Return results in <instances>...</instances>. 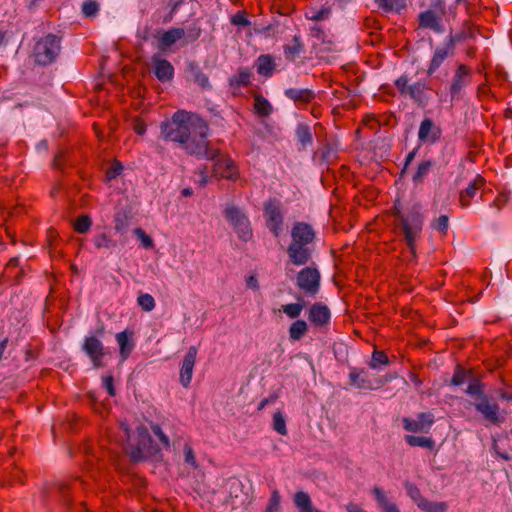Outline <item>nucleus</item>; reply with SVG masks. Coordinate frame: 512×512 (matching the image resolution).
<instances>
[{"label":"nucleus","mask_w":512,"mask_h":512,"mask_svg":"<svg viewBox=\"0 0 512 512\" xmlns=\"http://www.w3.org/2000/svg\"><path fill=\"white\" fill-rule=\"evenodd\" d=\"M475 409L493 425L500 426L506 420V412L500 411L498 404L490 401L488 396L476 400Z\"/></svg>","instance_id":"obj_9"},{"label":"nucleus","mask_w":512,"mask_h":512,"mask_svg":"<svg viewBox=\"0 0 512 512\" xmlns=\"http://www.w3.org/2000/svg\"><path fill=\"white\" fill-rule=\"evenodd\" d=\"M134 132L138 135H144L146 132V125L142 121H136L134 124Z\"/></svg>","instance_id":"obj_64"},{"label":"nucleus","mask_w":512,"mask_h":512,"mask_svg":"<svg viewBox=\"0 0 512 512\" xmlns=\"http://www.w3.org/2000/svg\"><path fill=\"white\" fill-rule=\"evenodd\" d=\"M264 217L266 219V226L273 234L278 237L284 224V216L282 212V206L278 199H269L264 203Z\"/></svg>","instance_id":"obj_8"},{"label":"nucleus","mask_w":512,"mask_h":512,"mask_svg":"<svg viewBox=\"0 0 512 512\" xmlns=\"http://www.w3.org/2000/svg\"><path fill=\"white\" fill-rule=\"evenodd\" d=\"M405 490L408 494V496L416 503V505L419 507V503H421L422 500H424V497L422 496L420 489L411 482H405L404 483Z\"/></svg>","instance_id":"obj_46"},{"label":"nucleus","mask_w":512,"mask_h":512,"mask_svg":"<svg viewBox=\"0 0 512 512\" xmlns=\"http://www.w3.org/2000/svg\"><path fill=\"white\" fill-rule=\"evenodd\" d=\"M224 217L233 227L235 233L244 242L253 237V230L247 214L234 204H229L224 210Z\"/></svg>","instance_id":"obj_6"},{"label":"nucleus","mask_w":512,"mask_h":512,"mask_svg":"<svg viewBox=\"0 0 512 512\" xmlns=\"http://www.w3.org/2000/svg\"><path fill=\"white\" fill-rule=\"evenodd\" d=\"M209 126L205 121V129L194 128L192 135L183 144L184 150L199 159L214 160L220 155V149L213 148L207 140Z\"/></svg>","instance_id":"obj_4"},{"label":"nucleus","mask_w":512,"mask_h":512,"mask_svg":"<svg viewBox=\"0 0 512 512\" xmlns=\"http://www.w3.org/2000/svg\"><path fill=\"white\" fill-rule=\"evenodd\" d=\"M434 421V415L431 412H421L416 419L409 417L402 419L404 429L413 433H428Z\"/></svg>","instance_id":"obj_15"},{"label":"nucleus","mask_w":512,"mask_h":512,"mask_svg":"<svg viewBox=\"0 0 512 512\" xmlns=\"http://www.w3.org/2000/svg\"><path fill=\"white\" fill-rule=\"evenodd\" d=\"M294 504L300 512H313V505L308 493L299 491L294 495Z\"/></svg>","instance_id":"obj_36"},{"label":"nucleus","mask_w":512,"mask_h":512,"mask_svg":"<svg viewBox=\"0 0 512 512\" xmlns=\"http://www.w3.org/2000/svg\"><path fill=\"white\" fill-rule=\"evenodd\" d=\"M254 109L261 117H268L273 112L271 103L260 94L254 96Z\"/></svg>","instance_id":"obj_34"},{"label":"nucleus","mask_w":512,"mask_h":512,"mask_svg":"<svg viewBox=\"0 0 512 512\" xmlns=\"http://www.w3.org/2000/svg\"><path fill=\"white\" fill-rule=\"evenodd\" d=\"M154 74L161 82H169L174 77V67L166 60L159 57H153Z\"/></svg>","instance_id":"obj_22"},{"label":"nucleus","mask_w":512,"mask_h":512,"mask_svg":"<svg viewBox=\"0 0 512 512\" xmlns=\"http://www.w3.org/2000/svg\"><path fill=\"white\" fill-rule=\"evenodd\" d=\"M472 80V70L466 64H460L453 75L450 85L451 99H458L464 87L468 86Z\"/></svg>","instance_id":"obj_12"},{"label":"nucleus","mask_w":512,"mask_h":512,"mask_svg":"<svg viewBox=\"0 0 512 512\" xmlns=\"http://www.w3.org/2000/svg\"><path fill=\"white\" fill-rule=\"evenodd\" d=\"M91 226L92 220L90 216L86 214L79 216L73 224L74 230L80 234L87 233L90 230Z\"/></svg>","instance_id":"obj_42"},{"label":"nucleus","mask_w":512,"mask_h":512,"mask_svg":"<svg viewBox=\"0 0 512 512\" xmlns=\"http://www.w3.org/2000/svg\"><path fill=\"white\" fill-rule=\"evenodd\" d=\"M509 200V196L507 193H500L495 200L492 203V206L495 207L497 210L502 209L506 205V203Z\"/></svg>","instance_id":"obj_60"},{"label":"nucleus","mask_w":512,"mask_h":512,"mask_svg":"<svg viewBox=\"0 0 512 512\" xmlns=\"http://www.w3.org/2000/svg\"><path fill=\"white\" fill-rule=\"evenodd\" d=\"M251 76L252 74L248 68L241 67L238 69L237 74L229 79V85L234 89L246 87L251 82Z\"/></svg>","instance_id":"obj_32"},{"label":"nucleus","mask_w":512,"mask_h":512,"mask_svg":"<svg viewBox=\"0 0 512 512\" xmlns=\"http://www.w3.org/2000/svg\"><path fill=\"white\" fill-rule=\"evenodd\" d=\"M197 354H198L197 347L190 346L187 353L184 356L182 366L180 369V383L185 388L189 387V385L191 383Z\"/></svg>","instance_id":"obj_17"},{"label":"nucleus","mask_w":512,"mask_h":512,"mask_svg":"<svg viewBox=\"0 0 512 512\" xmlns=\"http://www.w3.org/2000/svg\"><path fill=\"white\" fill-rule=\"evenodd\" d=\"M93 243L97 249H112L116 246V241L105 232L96 234L93 238Z\"/></svg>","instance_id":"obj_39"},{"label":"nucleus","mask_w":512,"mask_h":512,"mask_svg":"<svg viewBox=\"0 0 512 512\" xmlns=\"http://www.w3.org/2000/svg\"><path fill=\"white\" fill-rule=\"evenodd\" d=\"M419 150V147L414 148L412 151H410L404 161V166L401 170V175L405 174L409 168V165L412 163V161L415 159L417 152Z\"/></svg>","instance_id":"obj_61"},{"label":"nucleus","mask_w":512,"mask_h":512,"mask_svg":"<svg viewBox=\"0 0 512 512\" xmlns=\"http://www.w3.org/2000/svg\"><path fill=\"white\" fill-rule=\"evenodd\" d=\"M466 379V371L461 367L457 366L451 379V384L455 386L462 385Z\"/></svg>","instance_id":"obj_55"},{"label":"nucleus","mask_w":512,"mask_h":512,"mask_svg":"<svg viewBox=\"0 0 512 512\" xmlns=\"http://www.w3.org/2000/svg\"><path fill=\"white\" fill-rule=\"evenodd\" d=\"M273 429L283 436L287 435L288 433L286 420L280 411L275 412L273 415Z\"/></svg>","instance_id":"obj_44"},{"label":"nucleus","mask_w":512,"mask_h":512,"mask_svg":"<svg viewBox=\"0 0 512 512\" xmlns=\"http://www.w3.org/2000/svg\"><path fill=\"white\" fill-rule=\"evenodd\" d=\"M372 494L383 512H400L396 504L389 500L386 493L380 487L375 486L372 489Z\"/></svg>","instance_id":"obj_29"},{"label":"nucleus","mask_w":512,"mask_h":512,"mask_svg":"<svg viewBox=\"0 0 512 512\" xmlns=\"http://www.w3.org/2000/svg\"><path fill=\"white\" fill-rule=\"evenodd\" d=\"M305 45L300 35H295L291 41L283 46L284 57L290 62H296L305 54Z\"/></svg>","instance_id":"obj_23"},{"label":"nucleus","mask_w":512,"mask_h":512,"mask_svg":"<svg viewBox=\"0 0 512 512\" xmlns=\"http://www.w3.org/2000/svg\"><path fill=\"white\" fill-rule=\"evenodd\" d=\"M418 508L425 512H446L448 505L446 502H431L424 498Z\"/></svg>","instance_id":"obj_41"},{"label":"nucleus","mask_w":512,"mask_h":512,"mask_svg":"<svg viewBox=\"0 0 512 512\" xmlns=\"http://www.w3.org/2000/svg\"><path fill=\"white\" fill-rule=\"evenodd\" d=\"M296 139L299 143V149L306 150L313 143V135L309 125L300 123L295 131Z\"/></svg>","instance_id":"obj_30"},{"label":"nucleus","mask_w":512,"mask_h":512,"mask_svg":"<svg viewBox=\"0 0 512 512\" xmlns=\"http://www.w3.org/2000/svg\"><path fill=\"white\" fill-rule=\"evenodd\" d=\"M308 331V325L304 320H296L289 328V337L291 340H300Z\"/></svg>","instance_id":"obj_38"},{"label":"nucleus","mask_w":512,"mask_h":512,"mask_svg":"<svg viewBox=\"0 0 512 512\" xmlns=\"http://www.w3.org/2000/svg\"><path fill=\"white\" fill-rule=\"evenodd\" d=\"M316 238L314 228L306 222H296L291 229V243L310 247Z\"/></svg>","instance_id":"obj_14"},{"label":"nucleus","mask_w":512,"mask_h":512,"mask_svg":"<svg viewBox=\"0 0 512 512\" xmlns=\"http://www.w3.org/2000/svg\"><path fill=\"white\" fill-rule=\"evenodd\" d=\"M103 383H104V387L108 391V394L110 396H114L115 395V388H114V384H113V377L112 376L105 377L103 379Z\"/></svg>","instance_id":"obj_63"},{"label":"nucleus","mask_w":512,"mask_h":512,"mask_svg":"<svg viewBox=\"0 0 512 512\" xmlns=\"http://www.w3.org/2000/svg\"><path fill=\"white\" fill-rule=\"evenodd\" d=\"M304 305L301 303H290L282 306V311L290 318L295 319L300 316Z\"/></svg>","instance_id":"obj_48"},{"label":"nucleus","mask_w":512,"mask_h":512,"mask_svg":"<svg viewBox=\"0 0 512 512\" xmlns=\"http://www.w3.org/2000/svg\"><path fill=\"white\" fill-rule=\"evenodd\" d=\"M443 15L444 11L437 12L431 9L421 12L418 16L419 26L436 33H442L444 31L442 25Z\"/></svg>","instance_id":"obj_18"},{"label":"nucleus","mask_w":512,"mask_h":512,"mask_svg":"<svg viewBox=\"0 0 512 512\" xmlns=\"http://www.w3.org/2000/svg\"><path fill=\"white\" fill-rule=\"evenodd\" d=\"M391 379V375L384 377L375 376L363 369L357 368H352L349 373V384L360 390L379 389Z\"/></svg>","instance_id":"obj_7"},{"label":"nucleus","mask_w":512,"mask_h":512,"mask_svg":"<svg viewBox=\"0 0 512 512\" xmlns=\"http://www.w3.org/2000/svg\"><path fill=\"white\" fill-rule=\"evenodd\" d=\"M123 171V165L118 160H114L106 171V180L116 179Z\"/></svg>","instance_id":"obj_51"},{"label":"nucleus","mask_w":512,"mask_h":512,"mask_svg":"<svg viewBox=\"0 0 512 512\" xmlns=\"http://www.w3.org/2000/svg\"><path fill=\"white\" fill-rule=\"evenodd\" d=\"M485 185V179L477 175L468 187L460 193V204L462 207H468L471 199L476 195L477 191Z\"/></svg>","instance_id":"obj_26"},{"label":"nucleus","mask_w":512,"mask_h":512,"mask_svg":"<svg viewBox=\"0 0 512 512\" xmlns=\"http://www.w3.org/2000/svg\"><path fill=\"white\" fill-rule=\"evenodd\" d=\"M405 441L412 447L433 449L435 443L430 437L406 435Z\"/></svg>","instance_id":"obj_37"},{"label":"nucleus","mask_w":512,"mask_h":512,"mask_svg":"<svg viewBox=\"0 0 512 512\" xmlns=\"http://www.w3.org/2000/svg\"><path fill=\"white\" fill-rule=\"evenodd\" d=\"M285 96L292 100L297 106L310 103L315 98V93L311 89L289 88L284 92Z\"/></svg>","instance_id":"obj_24"},{"label":"nucleus","mask_w":512,"mask_h":512,"mask_svg":"<svg viewBox=\"0 0 512 512\" xmlns=\"http://www.w3.org/2000/svg\"><path fill=\"white\" fill-rule=\"evenodd\" d=\"M189 72L191 74L192 80L201 88H211L208 76L199 68L197 64L190 63Z\"/></svg>","instance_id":"obj_35"},{"label":"nucleus","mask_w":512,"mask_h":512,"mask_svg":"<svg viewBox=\"0 0 512 512\" xmlns=\"http://www.w3.org/2000/svg\"><path fill=\"white\" fill-rule=\"evenodd\" d=\"M376 6L385 13L401 14L406 8V0H374Z\"/></svg>","instance_id":"obj_28"},{"label":"nucleus","mask_w":512,"mask_h":512,"mask_svg":"<svg viewBox=\"0 0 512 512\" xmlns=\"http://www.w3.org/2000/svg\"><path fill=\"white\" fill-rule=\"evenodd\" d=\"M60 51L61 38L54 34H47L36 41L32 57L36 64L47 66L57 59Z\"/></svg>","instance_id":"obj_5"},{"label":"nucleus","mask_w":512,"mask_h":512,"mask_svg":"<svg viewBox=\"0 0 512 512\" xmlns=\"http://www.w3.org/2000/svg\"><path fill=\"white\" fill-rule=\"evenodd\" d=\"M418 508L425 512H446L448 505L446 502H431L424 498Z\"/></svg>","instance_id":"obj_40"},{"label":"nucleus","mask_w":512,"mask_h":512,"mask_svg":"<svg viewBox=\"0 0 512 512\" xmlns=\"http://www.w3.org/2000/svg\"><path fill=\"white\" fill-rule=\"evenodd\" d=\"M280 500H281V496H280L278 490H274L271 493V497L268 501V505L266 507V512H279Z\"/></svg>","instance_id":"obj_53"},{"label":"nucleus","mask_w":512,"mask_h":512,"mask_svg":"<svg viewBox=\"0 0 512 512\" xmlns=\"http://www.w3.org/2000/svg\"><path fill=\"white\" fill-rule=\"evenodd\" d=\"M394 84L401 96L409 98L419 107L425 108L432 99L433 89L427 80L419 79L410 83L407 75H401Z\"/></svg>","instance_id":"obj_3"},{"label":"nucleus","mask_w":512,"mask_h":512,"mask_svg":"<svg viewBox=\"0 0 512 512\" xmlns=\"http://www.w3.org/2000/svg\"><path fill=\"white\" fill-rule=\"evenodd\" d=\"M137 303L145 312L152 311L156 305L153 296L148 293L140 294Z\"/></svg>","instance_id":"obj_47"},{"label":"nucleus","mask_w":512,"mask_h":512,"mask_svg":"<svg viewBox=\"0 0 512 512\" xmlns=\"http://www.w3.org/2000/svg\"><path fill=\"white\" fill-rule=\"evenodd\" d=\"M213 161V174L216 177L225 178L229 180H237L239 177L238 169L234 161L229 157L221 156L216 157Z\"/></svg>","instance_id":"obj_16"},{"label":"nucleus","mask_w":512,"mask_h":512,"mask_svg":"<svg viewBox=\"0 0 512 512\" xmlns=\"http://www.w3.org/2000/svg\"><path fill=\"white\" fill-rule=\"evenodd\" d=\"M331 15V8L329 6H323L318 10L311 9L309 13H306V17L313 21H322L329 18Z\"/></svg>","instance_id":"obj_43"},{"label":"nucleus","mask_w":512,"mask_h":512,"mask_svg":"<svg viewBox=\"0 0 512 512\" xmlns=\"http://www.w3.org/2000/svg\"><path fill=\"white\" fill-rule=\"evenodd\" d=\"M311 35L314 38L321 40L322 42H326V34L319 26H314L311 28Z\"/></svg>","instance_id":"obj_62"},{"label":"nucleus","mask_w":512,"mask_h":512,"mask_svg":"<svg viewBox=\"0 0 512 512\" xmlns=\"http://www.w3.org/2000/svg\"><path fill=\"white\" fill-rule=\"evenodd\" d=\"M441 137V129L435 125L432 119L425 118L420 124L418 139L422 143L433 144Z\"/></svg>","instance_id":"obj_19"},{"label":"nucleus","mask_w":512,"mask_h":512,"mask_svg":"<svg viewBox=\"0 0 512 512\" xmlns=\"http://www.w3.org/2000/svg\"><path fill=\"white\" fill-rule=\"evenodd\" d=\"M66 160V152L65 151H59L53 159V168L55 169H63L64 162Z\"/></svg>","instance_id":"obj_59"},{"label":"nucleus","mask_w":512,"mask_h":512,"mask_svg":"<svg viewBox=\"0 0 512 512\" xmlns=\"http://www.w3.org/2000/svg\"><path fill=\"white\" fill-rule=\"evenodd\" d=\"M231 22L234 24V25H239V26H248L250 24V21L247 19L246 17V13L245 12H242V11H239L237 12L232 18H231Z\"/></svg>","instance_id":"obj_58"},{"label":"nucleus","mask_w":512,"mask_h":512,"mask_svg":"<svg viewBox=\"0 0 512 512\" xmlns=\"http://www.w3.org/2000/svg\"><path fill=\"white\" fill-rule=\"evenodd\" d=\"M389 359L384 351L374 350L369 366L373 369L381 365H388Z\"/></svg>","instance_id":"obj_45"},{"label":"nucleus","mask_w":512,"mask_h":512,"mask_svg":"<svg viewBox=\"0 0 512 512\" xmlns=\"http://www.w3.org/2000/svg\"><path fill=\"white\" fill-rule=\"evenodd\" d=\"M257 72L258 74L269 77L275 69V63L270 55H261L257 59Z\"/></svg>","instance_id":"obj_33"},{"label":"nucleus","mask_w":512,"mask_h":512,"mask_svg":"<svg viewBox=\"0 0 512 512\" xmlns=\"http://www.w3.org/2000/svg\"><path fill=\"white\" fill-rule=\"evenodd\" d=\"M297 286L307 294L315 295L320 287V273L317 268L305 267L297 274Z\"/></svg>","instance_id":"obj_11"},{"label":"nucleus","mask_w":512,"mask_h":512,"mask_svg":"<svg viewBox=\"0 0 512 512\" xmlns=\"http://www.w3.org/2000/svg\"><path fill=\"white\" fill-rule=\"evenodd\" d=\"M436 162L433 159H423L421 160L415 172L412 174V182L414 186L422 185L427 179L428 175L431 173L433 168L435 167Z\"/></svg>","instance_id":"obj_25"},{"label":"nucleus","mask_w":512,"mask_h":512,"mask_svg":"<svg viewBox=\"0 0 512 512\" xmlns=\"http://www.w3.org/2000/svg\"><path fill=\"white\" fill-rule=\"evenodd\" d=\"M393 214L397 219V225L401 228L406 244L416 256V240L420 237L423 228V216L417 207L412 208L407 214L401 213L397 207H394Z\"/></svg>","instance_id":"obj_2"},{"label":"nucleus","mask_w":512,"mask_h":512,"mask_svg":"<svg viewBox=\"0 0 512 512\" xmlns=\"http://www.w3.org/2000/svg\"><path fill=\"white\" fill-rule=\"evenodd\" d=\"M131 333H128L127 331H123L116 334V341L119 345V352L121 359L124 361L128 358V356L131 354L134 344L130 340Z\"/></svg>","instance_id":"obj_31"},{"label":"nucleus","mask_w":512,"mask_h":512,"mask_svg":"<svg viewBox=\"0 0 512 512\" xmlns=\"http://www.w3.org/2000/svg\"><path fill=\"white\" fill-rule=\"evenodd\" d=\"M185 31L182 28H172L165 31L159 39V49L166 50L175 42L183 38Z\"/></svg>","instance_id":"obj_27"},{"label":"nucleus","mask_w":512,"mask_h":512,"mask_svg":"<svg viewBox=\"0 0 512 512\" xmlns=\"http://www.w3.org/2000/svg\"><path fill=\"white\" fill-rule=\"evenodd\" d=\"M194 128L203 131L205 120L197 115L179 110L173 114L171 121L162 124L161 134L165 140L178 142L183 146L192 135Z\"/></svg>","instance_id":"obj_1"},{"label":"nucleus","mask_w":512,"mask_h":512,"mask_svg":"<svg viewBox=\"0 0 512 512\" xmlns=\"http://www.w3.org/2000/svg\"><path fill=\"white\" fill-rule=\"evenodd\" d=\"M99 11V3L95 0H85L82 4V13L85 17H94Z\"/></svg>","instance_id":"obj_49"},{"label":"nucleus","mask_w":512,"mask_h":512,"mask_svg":"<svg viewBox=\"0 0 512 512\" xmlns=\"http://www.w3.org/2000/svg\"><path fill=\"white\" fill-rule=\"evenodd\" d=\"M135 235L138 237V239L141 241L144 248L149 249L153 246V240L152 238L145 233L144 230L141 228H137L134 231Z\"/></svg>","instance_id":"obj_56"},{"label":"nucleus","mask_w":512,"mask_h":512,"mask_svg":"<svg viewBox=\"0 0 512 512\" xmlns=\"http://www.w3.org/2000/svg\"><path fill=\"white\" fill-rule=\"evenodd\" d=\"M308 318L315 326L324 327L329 324L331 313L326 305L315 303L310 307Z\"/></svg>","instance_id":"obj_21"},{"label":"nucleus","mask_w":512,"mask_h":512,"mask_svg":"<svg viewBox=\"0 0 512 512\" xmlns=\"http://www.w3.org/2000/svg\"><path fill=\"white\" fill-rule=\"evenodd\" d=\"M460 41V37L458 36H449L445 45L439 46L435 49L433 57L430 61V64L427 68V74L432 76L439 67L443 64V62L454 54L455 44Z\"/></svg>","instance_id":"obj_10"},{"label":"nucleus","mask_w":512,"mask_h":512,"mask_svg":"<svg viewBox=\"0 0 512 512\" xmlns=\"http://www.w3.org/2000/svg\"><path fill=\"white\" fill-rule=\"evenodd\" d=\"M183 453H184V462L186 464L190 465L191 467H193L194 469H197L199 467V465L196 461V457H195L193 448L189 444L186 443L183 447Z\"/></svg>","instance_id":"obj_52"},{"label":"nucleus","mask_w":512,"mask_h":512,"mask_svg":"<svg viewBox=\"0 0 512 512\" xmlns=\"http://www.w3.org/2000/svg\"><path fill=\"white\" fill-rule=\"evenodd\" d=\"M82 349L90 358L95 368L104 367L102 359L105 355V347L100 339L96 336L86 337L84 339Z\"/></svg>","instance_id":"obj_13"},{"label":"nucleus","mask_w":512,"mask_h":512,"mask_svg":"<svg viewBox=\"0 0 512 512\" xmlns=\"http://www.w3.org/2000/svg\"><path fill=\"white\" fill-rule=\"evenodd\" d=\"M151 430L153 432V434L158 437V439L160 440V442L165 446V447H169L170 445V442H169V438L163 433L161 427L159 425H153L151 427Z\"/></svg>","instance_id":"obj_57"},{"label":"nucleus","mask_w":512,"mask_h":512,"mask_svg":"<svg viewBox=\"0 0 512 512\" xmlns=\"http://www.w3.org/2000/svg\"><path fill=\"white\" fill-rule=\"evenodd\" d=\"M432 227L435 230L440 231L443 235H446L449 227V218L447 215H441L432 223Z\"/></svg>","instance_id":"obj_54"},{"label":"nucleus","mask_w":512,"mask_h":512,"mask_svg":"<svg viewBox=\"0 0 512 512\" xmlns=\"http://www.w3.org/2000/svg\"><path fill=\"white\" fill-rule=\"evenodd\" d=\"M466 393L470 396L476 397V400L481 399L483 396H487L484 393L483 385L479 381L470 383L466 389Z\"/></svg>","instance_id":"obj_50"},{"label":"nucleus","mask_w":512,"mask_h":512,"mask_svg":"<svg viewBox=\"0 0 512 512\" xmlns=\"http://www.w3.org/2000/svg\"><path fill=\"white\" fill-rule=\"evenodd\" d=\"M312 248L290 243L287 248L289 261L296 266L306 265L312 257Z\"/></svg>","instance_id":"obj_20"}]
</instances>
